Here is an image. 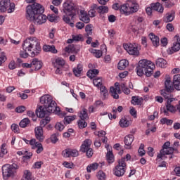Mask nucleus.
Segmentation results:
<instances>
[{
	"mask_svg": "<svg viewBox=\"0 0 180 180\" xmlns=\"http://www.w3.org/2000/svg\"><path fill=\"white\" fill-rule=\"evenodd\" d=\"M27 19L28 20H33L37 25H43L46 23L47 17L43 15L44 8L42 5L38 3H34L32 5L27 6L26 8Z\"/></svg>",
	"mask_w": 180,
	"mask_h": 180,
	"instance_id": "nucleus-1",
	"label": "nucleus"
},
{
	"mask_svg": "<svg viewBox=\"0 0 180 180\" xmlns=\"http://www.w3.org/2000/svg\"><path fill=\"white\" fill-rule=\"evenodd\" d=\"M34 47L35 49H33L32 51V49H34ZM22 49L24 51L20 52V57H21V58H27V57H29V53L26 51H32L30 55V57H36V56H39L41 51L40 42H39V39L36 37L26 39L22 44Z\"/></svg>",
	"mask_w": 180,
	"mask_h": 180,
	"instance_id": "nucleus-2",
	"label": "nucleus"
},
{
	"mask_svg": "<svg viewBox=\"0 0 180 180\" xmlns=\"http://www.w3.org/2000/svg\"><path fill=\"white\" fill-rule=\"evenodd\" d=\"M155 68V65L151 60L143 59L139 62V65L136 67V73L139 77H143L144 74L146 77H151L154 74Z\"/></svg>",
	"mask_w": 180,
	"mask_h": 180,
	"instance_id": "nucleus-3",
	"label": "nucleus"
},
{
	"mask_svg": "<svg viewBox=\"0 0 180 180\" xmlns=\"http://www.w3.org/2000/svg\"><path fill=\"white\" fill-rule=\"evenodd\" d=\"M63 12L65 13L63 17V22L70 25L71 27H74V22H71V19L78 13V8L75 6L74 3L70 1L63 4Z\"/></svg>",
	"mask_w": 180,
	"mask_h": 180,
	"instance_id": "nucleus-4",
	"label": "nucleus"
},
{
	"mask_svg": "<svg viewBox=\"0 0 180 180\" xmlns=\"http://www.w3.org/2000/svg\"><path fill=\"white\" fill-rule=\"evenodd\" d=\"M40 103L46 108L49 112H56V115H61L60 107H57V103L53 100V97L49 94H45L40 98Z\"/></svg>",
	"mask_w": 180,
	"mask_h": 180,
	"instance_id": "nucleus-5",
	"label": "nucleus"
},
{
	"mask_svg": "<svg viewBox=\"0 0 180 180\" xmlns=\"http://www.w3.org/2000/svg\"><path fill=\"white\" fill-rule=\"evenodd\" d=\"M139 8V4H137L136 1L129 0L126 4L120 6V11L121 13L128 16V15H131V13H136V12H138Z\"/></svg>",
	"mask_w": 180,
	"mask_h": 180,
	"instance_id": "nucleus-6",
	"label": "nucleus"
},
{
	"mask_svg": "<svg viewBox=\"0 0 180 180\" xmlns=\"http://www.w3.org/2000/svg\"><path fill=\"white\" fill-rule=\"evenodd\" d=\"M19 167L16 164L5 165L2 167V174L4 179H8L16 174V169Z\"/></svg>",
	"mask_w": 180,
	"mask_h": 180,
	"instance_id": "nucleus-7",
	"label": "nucleus"
},
{
	"mask_svg": "<svg viewBox=\"0 0 180 180\" xmlns=\"http://www.w3.org/2000/svg\"><path fill=\"white\" fill-rule=\"evenodd\" d=\"M126 158H123L118 161V165L115 167L114 175L115 176H123L126 172Z\"/></svg>",
	"mask_w": 180,
	"mask_h": 180,
	"instance_id": "nucleus-8",
	"label": "nucleus"
},
{
	"mask_svg": "<svg viewBox=\"0 0 180 180\" xmlns=\"http://www.w3.org/2000/svg\"><path fill=\"white\" fill-rule=\"evenodd\" d=\"M174 42L171 48L167 49V54L172 55L174 53H176L180 51V37L176 35L174 37Z\"/></svg>",
	"mask_w": 180,
	"mask_h": 180,
	"instance_id": "nucleus-9",
	"label": "nucleus"
},
{
	"mask_svg": "<svg viewBox=\"0 0 180 180\" xmlns=\"http://www.w3.org/2000/svg\"><path fill=\"white\" fill-rule=\"evenodd\" d=\"M124 49L130 54L131 56H139L140 52L139 51V49L137 48V45L132 44H124Z\"/></svg>",
	"mask_w": 180,
	"mask_h": 180,
	"instance_id": "nucleus-10",
	"label": "nucleus"
},
{
	"mask_svg": "<svg viewBox=\"0 0 180 180\" xmlns=\"http://www.w3.org/2000/svg\"><path fill=\"white\" fill-rule=\"evenodd\" d=\"M49 113H56V111H49L46 107L40 106L36 110V115L37 117L43 118L46 116H48Z\"/></svg>",
	"mask_w": 180,
	"mask_h": 180,
	"instance_id": "nucleus-11",
	"label": "nucleus"
},
{
	"mask_svg": "<svg viewBox=\"0 0 180 180\" xmlns=\"http://www.w3.org/2000/svg\"><path fill=\"white\" fill-rule=\"evenodd\" d=\"M35 137L38 141L42 143L44 141V133L41 127H36L34 129Z\"/></svg>",
	"mask_w": 180,
	"mask_h": 180,
	"instance_id": "nucleus-12",
	"label": "nucleus"
},
{
	"mask_svg": "<svg viewBox=\"0 0 180 180\" xmlns=\"http://www.w3.org/2000/svg\"><path fill=\"white\" fill-rule=\"evenodd\" d=\"M95 136H97L94 141V146L97 148H99L101 146V137H103V136H106V132L105 131H99L98 132H94Z\"/></svg>",
	"mask_w": 180,
	"mask_h": 180,
	"instance_id": "nucleus-13",
	"label": "nucleus"
},
{
	"mask_svg": "<svg viewBox=\"0 0 180 180\" xmlns=\"http://www.w3.org/2000/svg\"><path fill=\"white\" fill-rule=\"evenodd\" d=\"M63 155L65 158H68V157H78L79 153L78 150L75 149H65L63 151Z\"/></svg>",
	"mask_w": 180,
	"mask_h": 180,
	"instance_id": "nucleus-14",
	"label": "nucleus"
},
{
	"mask_svg": "<svg viewBox=\"0 0 180 180\" xmlns=\"http://www.w3.org/2000/svg\"><path fill=\"white\" fill-rule=\"evenodd\" d=\"M91 146H92V141L91 139L84 140L81 146L80 151L85 153L86 150L91 148Z\"/></svg>",
	"mask_w": 180,
	"mask_h": 180,
	"instance_id": "nucleus-15",
	"label": "nucleus"
},
{
	"mask_svg": "<svg viewBox=\"0 0 180 180\" xmlns=\"http://www.w3.org/2000/svg\"><path fill=\"white\" fill-rule=\"evenodd\" d=\"M32 65L34 71H39L43 67V62L37 58H34L32 61Z\"/></svg>",
	"mask_w": 180,
	"mask_h": 180,
	"instance_id": "nucleus-16",
	"label": "nucleus"
},
{
	"mask_svg": "<svg viewBox=\"0 0 180 180\" xmlns=\"http://www.w3.org/2000/svg\"><path fill=\"white\" fill-rule=\"evenodd\" d=\"M134 141V136L133 135H128L124 137V143L125 144V148H130L131 143Z\"/></svg>",
	"mask_w": 180,
	"mask_h": 180,
	"instance_id": "nucleus-17",
	"label": "nucleus"
},
{
	"mask_svg": "<svg viewBox=\"0 0 180 180\" xmlns=\"http://www.w3.org/2000/svg\"><path fill=\"white\" fill-rule=\"evenodd\" d=\"M80 47L78 45L71 44L65 48L66 53H75L77 54L79 51Z\"/></svg>",
	"mask_w": 180,
	"mask_h": 180,
	"instance_id": "nucleus-18",
	"label": "nucleus"
},
{
	"mask_svg": "<svg viewBox=\"0 0 180 180\" xmlns=\"http://www.w3.org/2000/svg\"><path fill=\"white\" fill-rule=\"evenodd\" d=\"M11 4V0H1L0 1V11L6 12Z\"/></svg>",
	"mask_w": 180,
	"mask_h": 180,
	"instance_id": "nucleus-19",
	"label": "nucleus"
},
{
	"mask_svg": "<svg viewBox=\"0 0 180 180\" xmlns=\"http://www.w3.org/2000/svg\"><path fill=\"white\" fill-rule=\"evenodd\" d=\"M122 94V91H120V88H115L113 86L110 87V94H111V96L114 99H119V94Z\"/></svg>",
	"mask_w": 180,
	"mask_h": 180,
	"instance_id": "nucleus-20",
	"label": "nucleus"
},
{
	"mask_svg": "<svg viewBox=\"0 0 180 180\" xmlns=\"http://www.w3.org/2000/svg\"><path fill=\"white\" fill-rule=\"evenodd\" d=\"M150 6L153 11H156V12H159V13H162L164 12V6H162L160 2L153 3Z\"/></svg>",
	"mask_w": 180,
	"mask_h": 180,
	"instance_id": "nucleus-21",
	"label": "nucleus"
},
{
	"mask_svg": "<svg viewBox=\"0 0 180 180\" xmlns=\"http://www.w3.org/2000/svg\"><path fill=\"white\" fill-rule=\"evenodd\" d=\"M165 87L167 92H174V84H171V77H167L165 82Z\"/></svg>",
	"mask_w": 180,
	"mask_h": 180,
	"instance_id": "nucleus-22",
	"label": "nucleus"
},
{
	"mask_svg": "<svg viewBox=\"0 0 180 180\" xmlns=\"http://www.w3.org/2000/svg\"><path fill=\"white\" fill-rule=\"evenodd\" d=\"M149 38L150 39L153 45L155 47H158V46H160V38L157 36H155L154 34L150 33L149 34Z\"/></svg>",
	"mask_w": 180,
	"mask_h": 180,
	"instance_id": "nucleus-23",
	"label": "nucleus"
},
{
	"mask_svg": "<svg viewBox=\"0 0 180 180\" xmlns=\"http://www.w3.org/2000/svg\"><path fill=\"white\" fill-rule=\"evenodd\" d=\"M174 19H175V11H172L171 12L167 13L166 14V16L164 18V22H165L166 23H168L169 22H172Z\"/></svg>",
	"mask_w": 180,
	"mask_h": 180,
	"instance_id": "nucleus-24",
	"label": "nucleus"
},
{
	"mask_svg": "<svg viewBox=\"0 0 180 180\" xmlns=\"http://www.w3.org/2000/svg\"><path fill=\"white\" fill-rule=\"evenodd\" d=\"M129 66V60L124 59L121 60L118 65H117V68L118 70H121L122 71L123 70H126V68Z\"/></svg>",
	"mask_w": 180,
	"mask_h": 180,
	"instance_id": "nucleus-25",
	"label": "nucleus"
},
{
	"mask_svg": "<svg viewBox=\"0 0 180 180\" xmlns=\"http://www.w3.org/2000/svg\"><path fill=\"white\" fill-rule=\"evenodd\" d=\"M155 64L158 67H160V68H165L167 67V60L162 58H159L156 60Z\"/></svg>",
	"mask_w": 180,
	"mask_h": 180,
	"instance_id": "nucleus-26",
	"label": "nucleus"
},
{
	"mask_svg": "<svg viewBox=\"0 0 180 180\" xmlns=\"http://www.w3.org/2000/svg\"><path fill=\"white\" fill-rule=\"evenodd\" d=\"M43 50L44 51H49L51 53H53V54H56L57 53V49H56V46L54 45H44L43 46Z\"/></svg>",
	"mask_w": 180,
	"mask_h": 180,
	"instance_id": "nucleus-27",
	"label": "nucleus"
},
{
	"mask_svg": "<svg viewBox=\"0 0 180 180\" xmlns=\"http://www.w3.org/2000/svg\"><path fill=\"white\" fill-rule=\"evenodd\" d=\"M83 67L82 65L78 64L76 68H73V74L75 77H81V73L82 72Z\"/></svg>",
	"mask_w": 180,
	"mask_h": 180,
	"instance_id": "nucleus-28",
	"label": "nucleus"
},
{
	"mask_svg": "<svg viewBox=\"0 0 180 180\" xmlns=\"http://www.w3.org/2000/svg\"><path fill=\"white\" fill-rule=\"evenodd\" d=\"M98 74H99V70L98 69L89 70L87 72V77L92 79V78H95V76L98 75Z\"/></svg>",
	"mask_w": 180,
	"mask_h": 180,
	"instance_id": "nucleus-29",
	"label": "nucleus"
},
{
	"mask_svg": "<svg viewBox=\"0 0 180 180\" xmlns=\"http://www.w3.org/2000/svg\"><path fill=\"white\" fill-rule=\"evenodd\" d=\"M79 117H80L81 120H88L89 117L88 116V112L86 109L84 108L79 113Z\"/></svg>",
	"mask_w": 180,
	"mask_h": 180,
	"instance_id": "nucleus-30",
	"label": "nucleus"
},
{
	"mask_svg": "<svg viewBox=\"0 0 180 180\" xmlns=\"http://www.w3.org/2000/svg\"><path fill=\"white\" fill-rule=\"evenodd\" d=\"M120 126L121 127H129V126H130V121H129L127 118L124 117L120 121Z\"/></svg>",
	"mask_w": 180,
	"mask_h": 180,
	"instance_id": "nucleus-31",
	"label": "nucleus"
},
{
	"mask_svg": "<svg viewBox=\"0 0 180 180\" xmlns=\"http://www.w3.org/2000/svg\"><path fill=\"white\" fill-rule=\"evenodd\" d=\"M80 13L81 15H82L80 19L82 22H84V23H89V22H91V19L89 18V17H88V15H86V13H85V11H81Z\"/></svg>",
	"mask_w": 180,
	"mask_h": 180,
	"instance_id": "nucleus-32",
	"label": "nucleus"
},
{
	"mask_svg": "<svg viewBox=\"0 0 180 180\" xmlns=\"http://www.w3.org/2000/svg\"><path fill=\"white\" fill-rule=\"evenodd\" d=\"M106 158L108 164H112V162H115V156H113V153L110 150L107 152Z\"/></svg>",
	"mask_w": 180,
	"mask_h": 180,
	"instance_id": "nucleus-33",
	"label": "nucleus"
},
{
	"mask_svg": "<svg viewBox=\"0 0 180 180\" xmlns=\"http://www.w3.org/2000/svg\"><path fill=\"white\" fill-rule=\"evenodd\" d=\"M100 86H101L100 88L101 94L103 96V99H107L109 95V93H108V89H106V86H102V85Z\"/></svg>",
	"mask_w": 180,
	"mask_h": 180,
	"instance_id": "nucleus-34",
	"label": "nucleus"
},
{
	"mask_svg": "<svg viewBox=\"0 0 180 180\" xmlns=\"http://www.w3.org/2000/svg\"><path fill=\"white\" fill-rule=\"evenodd\" d=\"M120 89H122V92L125 95H130V89L126 86V83H121L120 84Z\"/></svg>",
	"mask_w": 180,
	"mask_h": 180,
	"instance_id": "nucleus-35",
	"label": "nucleus"
},
{
	"mask_svg": "<svg viewBox=\"0 0 180 180\" xmlns=\"http://www.w3.org/2000/svg\"><path fill=\"white\" fill-rule=\"evenodd\" d=\"M96 8H97L98 13L102 15H103V13H108V12H109V8H108V6H100Z\"/></svg>",
	"mask_w": 180,
	"mask_h": 180,
	"instance_id": "nucleus-36",
	"label": "nucleus"
},
{
	"mask_svg": "<svg viewBox=\"0 0 180 180\" xmlns=\"http://www.w3.org/2000/svg\"><path fill=\"white\" fill-rule=\"evenodd\" d=\"M50 123V118L49 117H46L44 119H42L40 121L39 126L38 127H46V124H49Z\"/></svg>",
	"mask_w": 180,
	"mask_h": 180,
	"instance_id": "nucleus-37",
	"label": "nucleus"
},
{
	"mask_svg": "<svg viewBox=\"0 0 180 180\" xmlns=\"http://www.w3.org/2000/svg\"><path fill=\"white\" fill-rule=\"evenodd\" d=\"M98 167L99 164L98 163L90 164L89 165L87 166L86 171L87 172H91V169H92L93 171H96Z\"/></svg>",
	"mask_w": 180,
	"mask_h": 180,
	"instance_id": "nucleus-38",
	"label": "nucleus"
},
{
	"mask_svg": "<svg viewBox=\"0 0 180 180\" xmlns=\"http://www.w3.org/2000/svg\"><path fill=\"white\" fill-rule=\"evenodd\" d=\"M75 117H77V115L65 117L64 124H70V123H71V122L75 120Z\"/></svg>",
	"mask_w": 180,
	"mask_h": 180,
	"instance_id": "nucleus-39",
	"label": "nucleus"
},
{
	"mask_svg": "<svg viewBox=\"0 0 180 180\" xmlns=\"http://www.w3.org/2000/svg\"><path fill=\"white\" fill-rule=\"evenodd\" d=\"M143 98H139V96H132L131 103L132 105H140Z\"/></svg>",
	"mask_w": 180,
	"mask_h": 180,
	"instance_id": "nucleus-40",
	"label": "nucleus"
},
{
	"mask_svg": "<svg viewBox=\"0 0 180 180\" xmlns=\"http://www.w3.org/2000/svg\"><path fill=\"white\" fill-rule=\"evenodd\" d=\"M97 8V5L96 4H94L92 6V8L89 11V16H90V18H95L96 16V11H95Z\"/></svg>",
	"mask_w": 180,
	"mask_h": 180,
	"instance_id": "nucleus-41",
	"label": "nucleus"
},
{
	"mask_svg": "<svg viewBox=\"0 0 180 180\" xmlns=\"http://www.w3.org/2000/svg\"><path fill=\"white\" fill-rule=\"evenodd\" d=\"M1 152H0V158H4V155L8 153V150H6V143H3L1 145Z\"/></svg>",
	"mask_w": 180,
	"mask_h": 180,
	"instance_id": "nucleus-42",
	"label": "nucleus"
},
{
	"mask_svg": "<svg viewBox=\"0 0 180 180\" xmlns=\"http://www.w3.org/2000/svg\"><path fill=\"white\" fill-rule=\"evenodd\" d=\"M30 123V120L29 118H24L20 122V127L25 128L27 127V125Z\"/></svg>",
	"mask_w": 180,
	"mask_h": 180,
	"instance_id": "nucleus-43",
	"label": "nucleus"
},
{
	"mask_svg": "<svg viewBox=\"0 0 180 180\" xmlns=\"http://www.w3.org/2000/svg\"><path fill=\"white\" fill-rule=\"evenodd\" d=\"M96 176L98 180H106V174L102 170L98 172Z\"/></svg>",
	"mask_w": 180,
	"mask_h": 180,
	"instance_id": "nucleus-44",
	"label": "nucleus"
},
{
	"mask_svg": "<svg viewBox=\"0 0 180 180\" xmlns=\"http://www.w3.org/2000/svg\"><path fill=\"white\" fill-rule=\"evenodd\" d=\"M93 84L95 86H102V77H96L94 79Z\"/></svg>",
	"mask_w": 180,
	"mask_h": 180,
	"instance_id": "nucleus-45",
	"label": "nucleus"
},
{
	"mask_svg": "<svg viewBox=\"0 0 180 180\" xmlns=\"http://www.w3.org/2000/svg\"><path fill=\"white\" fill-rule=\"evenodd\" d=\"M162 124H167V126H171L174 121L172 120H168L167 117H163L160 120Z\"/></svg>",
	"mask_w": 180,
	"mask_h": 180,
	"instance_id": "nucleus-46",
	"label": "nucleus"
},
{
	"mask_svg": "<svg viewBox=\"0 0 180 180\" xmlns=\"http://www.w3.org/2000/svg\"><path fill=\"white\" fill-rule=\"evenodd\" d=\"M77 123H78L79 129H85V127L88 126V123L85 122V120H79Z\"/></svg>",
	"mask_w": 180,
	"mask_h": 180,
	"instance_id": "nucleus-47",
	"label": "nucleus"
},
{
	"mask_svg": "<svg viewBox=\"0 0 180 180\" xmlns=\"http://www.w3.org/2000/svg\"><path fill=\"white\" fill-rule=\"evenodd\" d=\"M92 24H89L86 26L85 30L86 32L87 36H91L92 35Z\"/></svg>",
	"mask_w": 180,
	"mask_h": 180,
	"instance_id": "nucleus-48",
	"label": "nucleus"
},
{
	"mask_svg": "<svg viewBox=\"0 0 180 180\" xmlns=\"http://www.w3.org/2000/svg\"><path fill=\"white\" fill-rule=\"evenodd\" d=\"M171 92H168L167 91V90L163 89L160 91V95H162V96H164V98L165 99H169V97L171 96Z\"/></svg>",
	"mask_w": 180,
	"mask_h": 180,
	"instance_id": "nucleus-49",
	"label": "nucleus"
},
{
	"mask_svg": "<svg viewBox=\"0 0 180 180\" xmlns=\"http://www.w3.org/2000/svg\"><path fill=\"white\" fill-rule=\"evenodd\" d=\"M34 148H37L36 151L37 154H40V153H41L44 150L43 145L39 142L37 143V146L34 147Z\"/></svg>",
	"mask_w": 180,
	"mask_h": 180,
	"instance_id": "nucleus-50",
	"label": "nucleus"
},
{
	"mask_svg": "<svg viewBox=\"0 0 180 180\" xmlns=\"http://www.w3.org/2000/svg\"><path fill=\"white\" fill-rule=\"evenodd\" d=\"M167 153H165V150L164 149L160 150V153L158 155V158H160V160H165L167 157Z\"/></svg>",
	"mask_w": 180,
	"mask_h": 180,
	"instance_id": "nucleus-51",
	"label": "nucleus"
},
{
	"mask_svg": "<svg viewBox=\"0 0 180 180\" xmlns=\"http://www.w3.org/2000/svg\"><path fill=\"white\" fill-rule=\"evenodd\" d=\"M6 11L8 13H12L15 12V3H10Z\"/></svg>",
	"mask_w": 180,
	"mask_h": 180,
	"instance_id": "nucleus-52",
	"label": "nucleus"
},
{
	"mask_svg": "<svg viewBox=\"0 0 180 180\" xmlns=\"http://www.w3.org/2000/svg\"><path fill=\"white\" fill-rule=\"evenodd\" d=\"M27 116H29V117H32L33 122H36L37 120V117L36 116V115H34V112L32 110H29L27 111Z\"/></svg>",
	"mask_w": 180,
	"mask_h": 180,
	"instance_id": "nucleus-53",
	"label": "nucleus"
},
{
	"mask_svg": "<svg viewBox=\"0 0 180 180\" xmlns=\"http://www.w3.org/2000/svg\"><path fill=\"white\" fill-rule=\"evenodd\" d=\"M56 63L57 64V65H59V67L61 68L65 64V61L61 58H58L56 60Z\"/></svg>",
	"mask_w": 180,
	"mask_h": 180,
	"instance_id": "nucleus-54",
	"label": "nucleus"
},
{
	"mask_svg": "<svg viewBox=\"0 0 180 180\" xmlns=\"http://www.w3.org/2000/svg\"><path fill=\"white\" fill-rule=\"evenodd\" d=\"M25 176L23 177L25 179L27 180H32V172L29 170H25L24 172Z\"/></svg>",
	"mask_w": 180,
	"mask_h": 180,
	"instance_id": "nucleus-55",
	"label": "nucleus"
},
{
	"mask_svg": "<svg viewBox=\"0 0 180 180\" xmlns=\"http://www.w3.org/2000/svg\"><path fill=\"white\" fill-rule=\"evenodd\" d=\"M57 137H58V133L52 134L51 136V143H53V144H56V143L58 141V138Z\"/></svg>",
	"mask_w": 180,
	"mask_h": 180,
	"instance_id": "nucleus-56",
	"label": "nucleus"
},
{
	"mask_svg": "<svg viewBox=\"0 0 180 180\" xmlns=\"http://www.w3.org/2000/svg\"><path fill=\"white\" fill-rule=\"evenodd\" d=\"M7 58L6 56L5 55V52H2L0 56V65H2L5 61H6Z\"/></svg>",
	"mask_w": 180,
	"mask_h": 180,
	"instance_id": "nucleus-57",
	"label": "nucleus"
},
{
	"mask_svg": "<svg viewBox=\"0 0 180 180\" xmlns=\"http://www.w3.org/2000/svg\"><path fill=\"white\" fill-rule=\"evenodd\" d=\"M92 53L94 54L96 58H101L102 57V51L99 50L93 49Z\"/></svg>",
	"mask_w": 180,
	"mask_h": 180,
	"instance_id": "nucleus-58",
	"label": "nucleus"
},
{
	"mask_svg": "<svg viewBox=\"0 0 180 180\" xmlns=\"http://www.w3.org/2000/svg\"><path fill=\"white\" fill-rule=\"evenodd\" d=\"M83 153H86V155L88 157V158H91V157L94 155V150H92L91 148L86 149V151Z\"/></svg>",
	"mask_w": 180,
	"mask_h": 180,
	"instance_id": "nucleus-59",
	"label": "nucleus"
},
{
	"mask_svg": "<svg viewBox=\"0 0 180 180\" xmlns=\"http://www.w3.org/2000/svg\"><path fill=\"white\" fill-rule=\"evenodd\" d=\"M166 109L168 112H171L172 113L175 112V107L172 104H166Z\"/></svg>",
	"mask_w": 180,
	"mask_h": 180,
	"instance_id": "nucleus-60",
	"label": "nucleus"
},
{
	"mask_svg": "<svg viewBox=\"0 0 180 180\" xmlns=\"http://www.w3.org/2000/svg\"><path fill=\"white\" fill-rule=\"evenodd\" d=\"M64 125L60 122H57L55 125V128L56 129V130H58L59 131H63V130H64Z\"/></svg>",
	"mask_w": 180,
	"mask_h": 180,
	"instance_id": "nucleus-61",
	"label": "nucleus"
},
{
	"mask_svg": "<svg viewBox=\"0 0 180 180\" xmlns=\"http://www.w3.org/2000/svg\"><path fill=\"white\" fill-rule=\"evenodd\" d=\"M74 41H81L84 40V38L82 37V34L79 35H72Z\"/></svg>",
	"mask_w": 180,
	"mask_h": 180,
	"instance_id": "nucleus-62",
	"label": "nucleus"
},
{
	"mask_svg": "<svg viewBox=\"0 0 180 180\" xmlns=\"http://www.w3.org/2000/svg\"><path fill=\"white\" fill-rule=\"evenodd\" d=\"M174 5H175V4L174 2H172L171 0H167L165 3V8H172V6H174Z\"/></svg>",
	"mask_w": 180,
	"mask_h": 180,
	"instance_id": "nucleus-63",
	"label": "nucleus"
},
{
	"mask_svg": "<svg viewBox=\"0 0 180 180\" xmlns=\"http://www.w3.org/2000/svg\"><path fill=\"white\" fill-rule=\"evenodd\" d=\"M9 70H15L16 69V63H15V60H11L8 64Z\"/></svg>",
	"mask_w": 180,
	"mask_h": 180,
	"instance_id": "nucleus-64",
	"label": "nucleus"
}]
</instances>
